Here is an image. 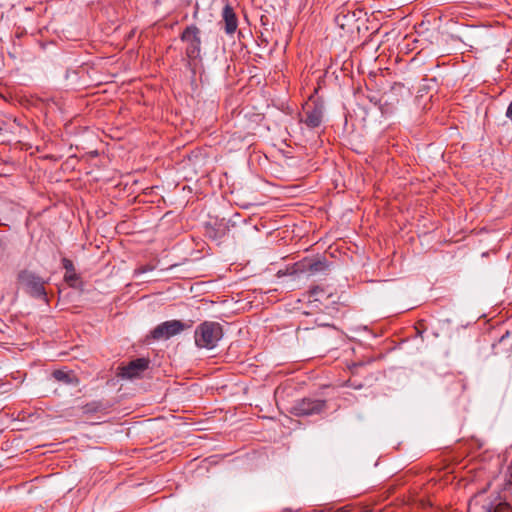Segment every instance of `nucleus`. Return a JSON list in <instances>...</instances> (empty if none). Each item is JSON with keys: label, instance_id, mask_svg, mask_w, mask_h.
Segmentation results:
<instances>
[{"label": "nucleus", "instance_id": "obj_1", "mask_svg": "<svg viewBox=\"0 0 512 512\" xmlns=\"http://www.w3.org/2000/svg\"><path fill=\"white\" fill-rule=\"evenodd\" d=\"M223 337L222 326L218 322L205 321L196 327L195 344L198 348L213 349Z\"/></svg>", "mask_w": 512, "mask_h": 512}, {"label": "nucleus", "instance_id": "obj_18", "mask_svg": "<svg viewBox=\"0 0 512 512\" xmlns=\"http://www.w3.org/2000/svg\"><path fill=\"white\" fill-rule=\"evenodd\" d=\"M278 270H279V269H277V270H276V268H273V271H276V272H277ZM276 276L278 277V275H277V274H276Z\"/></svg>", "mask_w": 512, "mask_h": 512}, {"label": "nucleus", "instance_id": "obj_17", "mask_svg": "<svg viewBox=\"0 0 512 512\" xmlns=\"http://www.w3.org/2000/svg\"><path fill=\"white\" fill-rule=\"evenodd\" d=\"M317 289H318V288H314V289H312V290H311V293L315 295V294H316Z\"/></svg>", "mask_w": 512, "mask_h": 512}, {"label": "nucleus", "instance_id": "obj_10", "mask_svg": "<svg viewBox=\"0 0 512 512\" xmlns=\"http://www.w3.org/2000/svg\"><path fill=\"white\" fill-rule=\"evenodd\" d=\"M468 512H512L508 503H498L493 507L490 503L480 505L478 502H470Z\"/></svg>", "mask_w": 512, "mask_h": 512}, {"label": "nucleus", "instance_id": "obj_7", "mask_svg": "<svg viewBox=\"0 0 512 512\" xmlns=\"http://www.w3.org/2000/svg\"><path fill=\"white\" fill-rule=\"evenodd\" d=\"M149 363L147 358H137L122 366L119 375L126 379L137 378L149 367Z\"/></svg>", "mask_w": 512, "mask_h": 512}, {"label": "nucleus", "instance_id": "obj_2", "mask_svg": "<svg viewBox=\"0 0 512 512\" xmlns=\"http://www.w3.org/2000/svg\"><path fill=\"white\" fill-rule=\"evenodd\" d=\"M326 408V401L314 398H302L294 401L290 407V413L295 416H311L323 412Z\"/></svg>", "mask_w": 512, "mask_h": 512}, {"label": "nucleus", "instance_id": "obj_6", "mask_svg": "<svg viewBox=\"0 0 512 512\" xmlns=\"http://www.w3.org/2000/svg\"><path fill=\"white\" fill-rule=\"evenodd\" d=\"M185 329V324L180 320H170L165 321L159 325H157L151 331V337L154 340L160 339H169L179 333H181Z\"/></svg>", "mask_w": 512, "mask_h": 512}, {"label": "nucleus", "instance_id": "obj_9", "mask_svg": "<svg viewBox=\"0 0 512 512\" xmlns=\"http://www.w3.org/2000/svg\"><path fill=\"white\" fill-rule=\"evenodd\" d=\"M220 24L223 25V29L228 35H232L236 32L238 27V21L233 8L230 5H225L222 10V20Z\"/></svg>", "mask_w": 512, "mask_h": 512}, {"label": "nucleus", "instance_id": "obj_3", "mask_svg": "<svg viewBox=\"0 0 512 512\" xmlns=\"http://www.w3.org/2000/svg\"><path fill=\"white\" fill-rule=\"evenodd\" d=\"M326 269V263L321 260H303L301 262L293 264L291 267H287L285 270L279 269L277 271L278 278L283 276H295L300 273H308L314 275Z\"/></svg>", "mask_w": 512, "mask_h": 512}, {"label": "nucleus", "instance_id": "obj_15", "mask_svg": "<svg viewBox=\"0 0 512 512\" xmlns=\"http://www.w3.org/2000/svg\"><path fill=\"white\" fill-rule=\"evenodd\" d=\"M150 270H152V267L142 266L139 269H137L136 272L137 273H145V272L150 271Z\"/></svg>", "mask_w": 512, "mask_h": 512}, {"label": "nucleus", "instance_id": "obj_4", "mask_svg": "<svg viewBox=\"0 0 512 512\" xmlns=\"http://www.w3.org/2000/svg\"><path fill=\"white\" fill-rule=\"evenodd\" d=\"M19 281L32 297L47 301L45 281L41 277L30 271H22L19 274Z\"/></svg>", "mask_w": 512, "mask_h": 512}, {"label": "nucleus", "instance_id": "obj_11", "mask_svg": "<svg viewBox=\"0 0 512 512\" xmlns=\"http://www.w3.org/2000/svg\"><path fill=\"white\" fill-rule=\"evenodd\" d=\"M63 268L66 270L65 273V281L70 285H74V283L78 280V276L75 273L73 262L67 258H63L62 260Z\"/></svg>", "mask_w": 512, "mask_h": 512}, {"label": "nucleus", "instance_id": "obj_12", "mask_svg": "<svg viewBox=\"0 0 512 512\" xmlns=\"http://www.w3.org/2000/svg\"><path fill=\"white\" fill-rule=\"evenodd\" d=\"M53 377L59 381L63 382L65 384H77V378L73 373H70L65 370H55L53 372Z\"/></svg>", "mask_w": 512, "mask_h": 512}, {"label": "nucleus", "instance_id": "obj_16", "mask_svg": "<svg viewBox=\"0 0 512 512\" xmlns=\"http://www.w3.org/2000/svg\"><path fill=\"white\" fill-rule=\"evenodd\" d=\"M261 38L263 42L268 43V39L264 37L263 33L261 32V36H258V39Z\"/></svg>", "mask_w": 512, "mask_h": 512}, {"label": "nucleus", "instance_id": "obj_13", "mask_svg": "<svg viewBox=\"0 0 512 512\" xmlns=\"http://www.w3.org/2000/svg\"><path fill=\"white\" fill-rule=\"evenodd\" d=\"M511 336V333L509 331H507L505 334H503L499 340H498V343L497 344H494L493 345V349L495 350L494 353L495 354H499V351L497 350L499 348V346L501 345H505L506 346V353L508 356L511 355L512 353V343L508 344V340Z\"/></svg>", "mask_w": 512, "mask_h": 512}, {"label": "nucleus", "instance_id": "obj_5", "mask_svg": "<svg viewBox=\"0 0 512 512\" xmlns=\"http://www.w3.org/2000/svg\"><path fill=\"white\" fill-rule=\"evenodd\" d=\"M182 41L187 43L186 55L190 60H196L201 53L200 30L195 25L185 28L181 35Z\"/></svg>", "mask_w": 512, "mask_h": 512}, {"label": "nucleus", "instance_id": "obj_8", "mask_svg": "<svg viewBox=\"0 0 512 512\" xmlns=\"http://www.w3.org/2000/svg\"><path fill=\"white\" fill-rule=\"evenodd\" d=\"M324 107L321 103L308 105L305 110V118L301 119L308 128L314 129L321 125L323 121Z\"/></svg>", "mask_w": 512, "mask_h": 512}, {"label": "nucleus", "instance_id": "obj_14", "mask_svg": "<svg viewBox=\"0 0 512 512\" xmlns=\"http://www.w3.org/2000/svg\"><path fill=\"white\" fill-rule=\"evenodd\" d=\"M505 116L512 122V101L510 102V104L507 107Z\"/></svg>", "mask_w": 512, "mask_h": 512}]
</instances>
